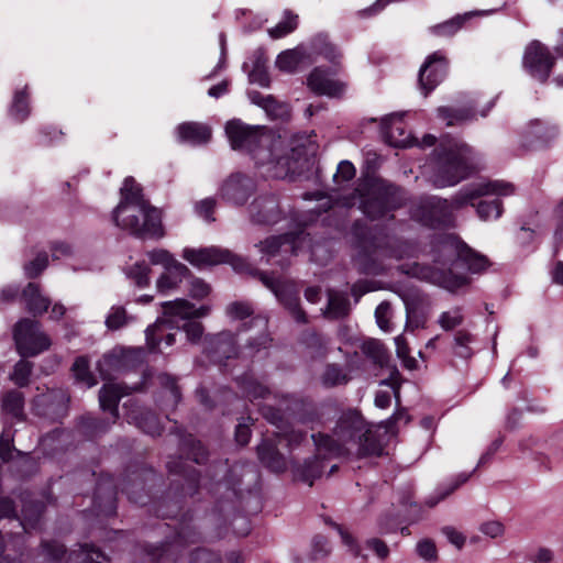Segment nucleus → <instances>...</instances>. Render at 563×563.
Instances as JSON below:
<instances>
[{"label": "nucleus", "instance_id": "obj_12", "mask_svg": "<svg viewBox=\"0 0 563 563\" xmlns=\"http://www.w3.org/2000/svg\"><path fill=\"white\" fill-rule=\"evenodd\" d=\"M265 287L274 292L276 298L291 312L298 322H306V314L299 306L298 291L290 284L280 282L265 272L256 274Z\"/></svg>", "mask_w": 563, "mask_h": 563}, {"label": "nucleus", "instance_id": "obj_50", "mask_svg": "<svg viewBox=\"0 0 563 563\" xmlns=\"http://www.w3.org/2000/svg\"><path fill=\"white\" fill-rule=\"evenodd\" d=\"M32 369L33 364L31 362L21 360L15 364L14 369L10 375V379L19 387H25L30 383Z\"/></svg>", "mask_w": 563, "mask_h": 563}, {"label": "nucleus", "instance_id": "obj_38", "mask_svg": "<svg viewBox=\"0 0 563 563\" xmlns=\"http://www.w3.org/2000/svg\"><path fill=\"white\" fill-rule=\"evenodd\" d=\"M133 320H134V318L132 316L128 314L124 307L113 306L110 309L104 323L109 330L117 331V330H120L123 327L128 325Z\"/></svg>", "mask_w": 563, "mask_h": 563}, {"label": "nucleus", "instance_id": "obj_25", "mask_svg": "<svg viewBox=\"0 0 563 563\" xmlns=\"http://www.w3.org/2000/svg\"><path fill=\"white\" fill-rule=\"evenodd\" d=\"M301 231L288 232L278 236H271L261 242L257 246L260 251L267 256L276 255L282 246H286V252L295 253L297 241L301 240Z\"/></svg>", "mask_w": 563, "mask_h": 563}, {"label": "nucleus", "instance_id": "obj_23", "mask_svg": "<svg viewBox=\"0 0 563 563\" xmlns=\"http://www.w3.org/2000/svg\"><path fill=\"white\" fill-rule=\"evenodd\" d=\"M308 62L312 63L310 51L303 46L298 45L292 49L282 52L276 58V67L284 73H295L300 64Z\"/></svg>", "mask_w": 563, "mask_h": 563}, {"label": "nucleus", "instance_id": "obj_6", "mask_svg": "<svg viewBox=\"0 0 563 563\" xmlns=\"http://www.w3.org/2000/svg\"><path fill=\"white\" fill-rule=\"evenodd\" d=\"M354 196L358 199L360 209L372 220L385 218L402 207L407 200L406 192L401 188L382 179L368 180L360 185Z\"/></svg>", "mask_w": 563, "mask_h": 563}, {"label": "nucleus", "instance_id": "obj_64", "mask_svg": "<svg viewBox=\"0 0 563 563\" xmlns=\"http://www.w3.org/2000/svg\"><path fill=\"white\" fill-rule=\"evenodd\" d=\"M418 554L426 561H433L437 559V548L431 540H422L417 544Z\"/></svg>", "mask_w": 563, "mask_h": 563}, {"label": "nucleus", "instance_id": "obj_26", "mask_svg": "<svg viewBox=\"0 0 563 563\" xmlns=\"http://www.w3.org/2000/svg\"><path fill=\"white\" fill-rule=\"evenodd\" d=\"M21 297L26 310L33 316H42L51 305V299L41 292L40 285L36 283H29Z\"/></svg>", "mask_w": 563, "mask_h": 563}, {"label": "nucleus", "instance_id": "obj_34", "mask_svg": "<svg viewBox=\"0 0 563 563\" xmlns=\"http://www.w3.org/2000/svg\"><path fill=\"white\" fill-rule=\"evenodd\" d=\"M438 115L446 122V125L451 126L472 120L475 117V113L471 108L452 109L441 107L438 109Z\"/></svg>", "mask_w": 563, "mask_h": 563}, {"label": "nucleus", "instance_id": "obj_36", "mask_svg": "<svg viewBox=\"0 0 563 563\" xmlns=\"http://www.w3.org/2000/svg\"><path fill=\"white\" fill-rule=\"evenodd\" d=\"M362 352L375 364L384 366L388 361L387 350L384 344L376 339L365 340L361 345Z\"/></svg>", "mask_w": 563, "mask_h": 563}, {"label": "nucleus", "instance_id": "obj_35", "mask_svg": "<svg viewBox=\"0 0 563 563\" xmlns=\"http://www.w3.org/2000/svg\"><path fill=\"white\" fill-rule=\"evenodd\" d=\"M68 560H75L78 563H108V558L93 545H81L79 551L69 554Z\"/></svg>", "mask_w": 563, "mask_h": 563}, {"label": "nucleus", "instance_id": "obj_53", "mask_svg": "<svg viewBox=\"0 0 563 563\" xmlns=\"http://www.w3.org/2000/svg\"><path fill=\"white\" fill-rule=\"evenodd\" d=\"M147 257L153 265H162L164 269L178 263L174 255L164 249H155L147 252Z\"/></svg>", "mask_w": 563, "mask_h": 563}, {"label": "nucleus", "instance_id": "obj_27", "mask_svg": "<svg viewBox=\"0 0 563 563\" xmlns=\"http://www.w3.org/2000/svg\"><path fill=\"white\" fill-rule=\"evenodd\" d=\"M385 137L394 147H406L410 144L409 135L406 133V126L398 114H391L384 119Z\"/></svg>", "mask_w": 563, "mask_h": 563}, {"label": "nucleus", "instance_id": "obj_29", "mask_svg": "<svg viewBox=\"0 0 563 563\" xmlns=\"http://www.w3.org/2000/svg\"><path fill=\"white\" fill-rule=\"evenodd\" d=\"M257 454L262 463L273 472H284L287 467L285 457L278 452L275 445L267 441L262 442L257 446Z\"/></svg>", "mask_w": 563, "mask_h": 563}, {"label": "nucleus", "instance_id": "obj_57", "mask_svg": "<svg viewBox=\"0 0 563 563\" xmlns=\"http://www.w3.org/2000/svg\"><path fill=\"white\" fill-rule=\"evenodd\" d=\"M253 313L249 302L234 301L227 307V314L234 320H243Z\"/></svg>", "mask_w": 563, "mask_h": 563}, {"label": "nucleus", "instance_id": "obj_17", "mask_svg": "<svg viewBox=\"0 0 563 563\" xmlns=\"http://www.w3.org/2000/svg\"><path fill=\"white\" fill-rule=\"evenodd\" d=\"M307 85L311 91L319 96L330 98L341 97L346 85L329 77V71L323 67H314L307 78Z\"/></svg>", "mask_w": 563, "mask_h": 563}, {"label": "nucleus", "instance_id": "obj_52", "mask_svg": "<svg viewBox=\"0 0 563 563\" xmlns=\"http://www.w3.org/2000/svg\"><path fill=\"white\" fill-rule=\"evenodd\" d=\"M464 316L462 313V310L460 308H453L449 311H444L439 317V324L440 327L445 330L450 331L463 323Z\"/></svg>", "mask_w": 563, "mask_h": 563}, {"label": "nucleus", "instance_id": "obj_30", "mask_svg": "<svg viewBox=\"0 0 563 563\" xmlns=\"http://www.w3.org/2000/svg\"><path fill=\"white\" fill-rule=\"evenodd\" d=\"M556 134L558 133L554 128H549L541 123H534L526 132V145L534 148L545 146L555 139Z\"/></svg>", "mask_w": 563, "mask_h": 563}, {"label": "nucleus", "instance_id": "obj_24", "mask_svg": "<svg viewBox=\"0 0 563 563\" xmlns=\"http://www.w3.org/2000/svg\"><path fill=\"white\" fill-rule=\"evenodd\" d=\"M210 126L200 122H184L177 126L179 141L194 145L206 144L211 139Z\"/></svg>", "mask_w": 563, "mask_h": 563}, {"label": "nucleus", "instance_id": "obj_58", "mask_svg": "<svg viewBox=\"0 0 563 563\" xmlns=\"http://www.w3.org/2000/svg\"><path fill=\"white\" fill-rule=\"evenodd\" d=\"M328 523L330 526H332L334 529H336V531L339 532V534L341 536V539H342V542L349 548V551L355 556V558H358V556H362V558H366L365 555H363L361 553V548L360 545L357 544V542L355 541V539L347 532L345 531L340 525L335 523V522H332V521H328Z\"/></svg>", "mask_w": 563, "mask_h": 563}, {"label": "nucleus", "instance_id": "obj_51", "mask_svg": "<svg viewBox=\"0 0 563 563\" xmlns=\"http://www.w3.org/2000/svg\"><path fill=\"white\" fill-rule=\"evenodd\" d=\"M128 277L134 282L137 287H145L150 284L151 268L144 262H137L128 271Z\"/></svg>", "mask_w": 563, "mask_h": 563}, {"label": "nucleus", "instance_id": "obj_28", "mask_svg": "<svg viewBox=\"0 0 563 563\" xmlns=\"http://www.w3.org/2000/svg\"><path fill=\"white\" fill-rule=\"evenodd\" d=\"M331 457L330 455H324V453H319L317 451V454L313 459H309L305 461L303 464L298 465L294 473L295 477L298 481H301L303 483H307L309 486H312L313 481L316 478H319L322 474L323 466L321 465L320 459H328Z\"/></svg>", "mask_w": 563, "mask_h": 563}, {"label": "nucleus", "instance_id": "obj_47", "mask_svg": "<svg viewBox=\"0 0 563 563\" xmlns=\"http://www.w3.org/2000/svg\"><path fill=\"white\" fill-rule=\"evenodd\" d=\"M80 427L89 437H97L109 430L110 423L103 419H98L91 416H84L80 420Z\"/></svg>", "mask_w": 563, "mask_h": 563}, {"label": "nucleus", "instance_id": "obj_7", "mask_svg": "<svg viewBox=\"0 0 563 563\" xmlns=\"http://www.w3.org/2000/svg\"><path fill=\"white\" fill-rule=\"evenodd\" d=\"M416 252L417 246L410 241L388 235L374 236L371 250H364V254L360 255V262L365 273L376 275L383 269V266L377 263L378 260L413 257Z\"/></svg>", "mask_w": 563, "mask_h": 563}, {"label": "nucleus", "instance_id": "obj_62", "mask_svg": "<svg viewBox=\"0 0 563 563\" xmlns=\"http://www.w3.org/2000/svg\"><path fill=\"white\" fill-rule=\"evenodd\" d=\"M262 416L272 424L276 426L279 431L283 429V415L279 409L269 405H264L260 408Z\"/></svg>", "mask_w": 563, "mask_h": 563}, {"label": "nucleus", "instance_id": "obj_48", "mask_svg": "<svg viewBox=\"0 0 563 563\" xmlns=\"http://www.w3.org/2000/svg\"><path fill=\"white\" fill-rule=\"evenodd\" d=\"M349 380V375L336 364L328 365L322 374V383L329 387L346 384Z\"/></svg>", "mask_w": 563, "mask_h": 563}, {"label": "nucleus", "instance_id": "obj_8", "mask_svg": "<svg viewBox=\"0 0 563 563\" xmlns=\"http://www.w3.org/2000/svg\"><path fill=\"white\" fill-rule=\"evenodd\" d=\"M439 252L443 258L438 260L443 266H449V273L453 274V269L459 268L460 263L464 264L472 273H482L488 266V260L475 253L464 243L448 236L439 244Z\"/></svg>", "mask_w": 563, "mask_h": 563}, {"label": "nucleus", "instance_id": "obj_41", "mask_svg": "<svg viewBox=\"0 0 563 563\" xmlns=\"http://www.w3.org/2000/svg\"><path fill=\"white\" fill-rule=\"evenodd\" d=\"M472 473H461L456 476V478L444 488H439L435 496H431L427 499V505L429 507H434L438 503L446 498L454 490H456L461 485L466 483L471 477Z\"/></svg>", "mask_w": 563, "mask_h": 563}, {"label": "nucleus", "instance_id": "obj_2", "mask_svg": "<svg viewBox=\"0 0 563 563\" xmlns=\"http://www.w3.org/2000/svg\"><path fill=\"white\" fill-rule=\"evenodd\" d=\"M316 450L330 456H379L383 445L360 412L350 410L339 418L332 435L312 434Z\"/></svg>", "mask_w": 563, "mask_h": 563}, {"label": "nucleus", "instance_id": "obj_33", "mask_svg": "<svg viewBox=\"0 0 563 563\" xmlns=\"http://www.w3.org/2000/svg\"><path fill=\"white\" fill-rule=\"evenodd\" d=\"M239 384L241 388L245 393V395L250 398V400H256L260 398H267L271 395L269 389L257 382L252 375H244L239 378Z\"/></svg>", "mask_w": 563, "mask_h": 563}, {"label": "nucleus", "instance_id": "obj_59", "mask_svg": "<svg viewBox=\"0 0 563 563\" xmlns=\"http://www.w3.org/2000/svg\"><path fill=\"white\" fill-rule=\"evenodd\" d=\"M390 314L391 308L387 301L380 302L375 310L376 322L378 327L385 332H389L391 330L389 323Z\"/></svg>", "mask_w": 563, "mask_h": 563}, {"label": "nucleus", "instance_id": "obj_21", "mask_svg": "<svg viewBox=\"0 0 563 563\" xmlns=\"http://www.w3.org/2000/svg\"><path fill=\"white\" fill-rule=\"evenodd\" d=\"M311 54L323 56L331 65L332 73L336 74L342 67L343 54L339 47L329 41L324 34H318L311 40Z\"/></svg>", "mask_w": 563, "mask_h": 563}, {"label": "nucleus", "instance_id": "obj_16", "mask_svg": "<svg viewBox=\"0 0 563 563\" xmlns=\"http://www.w3.org/2000/svg\"><path fill=\"white\" fill-rule=\"evenodd\" d=\"M256 184L253 178L243 174H232L220 188L221 197L236 206H243L255 192Z\"/></svg>", "mask_w": 563, "mask_h": 563}, {"label": "nucleus", "instance_id": "obj_31", "mask_svg": "<svg viewBox=\"0 0 563 563\" xmlns=\"http://www.w3.org/2000/svg\"><path fill=\"white\" fill-rule=\"evenodd\" d=\"M2 409L15 419H24V396L19 390H10L2 397Z\"/></svg>", "mask_w": 563, "mask_h": 563}, {"label": "nucleus", "instance_id": "obj_14", "mask_svg": "<svg viewBox=\"0 0 563 563\" xmlns=\"http://www.w3.org/2000/svg\"><path fill=\"white\" fill-rule=\"evenodd\" d=\"M553 65L554 57L543 44L534 41L528 45L523 55V66L532 77L544 82Z\"/></svg>", "mask_w": 563, "mask_h": 563}, {"label": "nucleus", "instance_id": "obj_10", "mask_svg": "<svg viewBox=\"0 0 563 563\" xmlns=\"http://www.w3.org/2000/svg\"><path fill=\"white\" fill-rule=\"evenodd\" d=\"M162 308L163 317L146 329V341L152 350L158 345L159 339L157 336L165 325L179 329L178 321L186 322L191 319L194 312V305L186 299L163 302Z\"/></svg>", "mask_w": 563, "mask_h": 563}, {"label": "nucleus", "instance_id": "obj_40", "mask_svg": "<svg viewBox=\"0 0 563 563\" xmlns=\"http://www.w3.org/2000/svg\"><path fill=\"white\" fill-rule=\"evenodd\" d=\"M252 100L273 118H282L287 114V107L279 103L273 96L257 95Z\"/></svg>", "mask_w": 563, "mask_h": 563}, {"label": "nucleus", "instance_id": "obj_55", "mask_svg": "<svg viewBox=\"0 0 563 563\" xmlns=\"http://www.w3.org/2000/svg\"><path fill=\"white\" fill-rule=\"evenodd\" d=\"M217 208V200L208 197L197 201L194 206L197 216L203 218L207 222H213L216 219L212 217Z\"/></svg>", "mask_w": 563, "mask_h": 563}, {"label": "nucleus", "instance_id": "obj_1", "mask_svg": "<svg viewBox=\"0 0 563 563\" xmlns=\"http://www.w3.org/2000/svg\"><path fill=\"white\" fill-rule=\"evenodd\" d=\"M225 133L234 151L249 154L267 176L285 177L291 168L286 140L262 125H249L239 119L225 124Z\"/></svg>", "mask_w": 563, "mask_h": 563}, {"label": "nucleus", "instance_id": "obj_63", "mask_svg": "<svg viewBox=\"0 0 563 563\" xmlns=\"http://www.w3.org/2000/svg\"><path fill=\"white\" fill-rule=\"evenodd\" d=\"M158 380L159 384L170 394L172 400L177 404L180 400V391L176 385L175 378L168 374H161L158 376Z\"/></svg>", "mask_w": 563, "mask_h": 563}, {"label": "nucleus", "instance_id": "obj_3", "mask_svg": "<svg viewBox=\"0 0 563 563\" xmlns=\"http://www.w3.org/2000/svg\"><path fill=\"white\" fill-rule=\"evenodd\" d=\"M112 219L117 227L139 239H162L165 234L161 210L145 199L133 177L124 179Z\"/></svg>", "mask_w": 563, "mask_h": 563}, {"label": "nucleus", "instance_id": "obj_22", "mask_svg": "<svg viewBox=\"0 0 563 563\" xmlns=\"http://www.w3.org/2000/svg\"><path fill=\"white\" fill-rule=\"evenodd\" d=\"M191 277L189 268L178 262L165 269L156 280V289L162 295H167L179 287L184 279Z\"/></svg>", "mask_w": 563, "mask_h": 563}, {"label": "nucleus", "instance_id": "obj_9", "mask_svg": "<svg viewBox=\"0 0 563 563\" xmlns=\"http://www.w3.org/2000/svg\"><path fill=\"white\" fill-rule=\"evenodd\" d=\"M16 351L22 357L35 356L49 349L52 342L41 330V323L30 318L18 321L13 328Z\"/></svg>", "mask_w": 563, "mask_h": 563}, {"label": "nucleus", "instance_id": "obj_43", "mask_svg": "<svg viewBox=\"0 0 563 563\" xmlns=\"http://www.w3.org/2000/svg\"><path fill=\"white\" fill-rule=\"evenodd\" d=\"M473 335L466 330H460L454 335L453 351L457 357L470 358L473 354L471 343L473 342Z\"/></svg>", "mask_w": 563, "mask_h": 563}, {"label": "nucleus", "instance_id": "obj_5", "mask_svg": "<svg viewBox=\"0 0 563 563\" xmlns=\"http://www.w3.org/2000/svg\"><path fill=\"white\" fill-rule=\"evenodd\" d=\"M438 157L431 175L438 188L450 187L465 179L475 167V154L465 143L449 141L437 150Z\"/></svg>", "mask_w": 563, "mask_h": 563}, {"label": "nucleus", "instance_id": "obj_13", "mask_svg": "<svg viewBox=\"0 0 563 563\" xmlns=\"http://www.w3.org/2000/svg\"><path fill=\"white\" fill-rule=\"evenodd\" d=\"M448 58L441 52L429 55L419 70L418 81L423 95L427 97L446 76Z\"/></svg>", "mask_w": 563, "mask_h": 563}, {"label": "nucleus", "instance_id": "obj_37", "mask_svg": "<svg viewBox=\"0 0 563 563\" xmlns=\"http://www.w3.org/2000/svg\"><path fill=\"white\" fill-rule=\"evenodd\" d=\"M43 512V505L40 501L23 500L21 525L27 531L29 528H34Z\"/></svg>", "mask_w": 563, "mask_h": 563}, {"label": "nucleus", "instance_id": "obj_60", "mask_svg": "<svg viewBox=\"0 0 563 563\" xmlns=\"http://www.w3.org/2000/svg\"><path fill=\"white\" fill-rule=\"evenodd\" d=\"M331 547L329 541L322 536H316L312 540L311 556L313 560H320L329 555Z\"/></svg>", "mask_w": 563, "mask_h": 563}, {"label": "nucleus", "instance_id": "obj_61", "mask_svg": "<svg viewBox=\"0 0 563 563\" xmlns=\"http://www.w3.org/2000/svg\"><path fill=\"white\" fill-rule=\"evenodd\" d=\"M211 291V287L200 278L192 277L190 280L189 295L194 299H203Z\"/></svg>", "mask_w": 563, "mask_h": 563}, {"label": "nucleus", "instance_id": "obj_56", "mask_svg": "<svg viewBox=\"0 0 563 563\" xmlns=\"http://www.w3.org/2000/svg\"><path fill=\"white\" fill-rule=\"evenodd\" d=\"M48 265V256L46 253H40L33 261H30L24 265V272L26 277H37Z\"/></svg>", "mask_w": 563, "mask_h": 563}, {"label": "nucleus", "instance_id": "obj_19", "mask_svg": "<svg viewBox=\"0 0 563 563\" xmlns=\"http://www.w3.org/2000/svg\"><path fill=\"white\" fill-rule=\"evenodd\" d=\"M133 390H136V387L130 388L126 385L118 383H107L102 386L99 391V402L102 410L110 412L112 417L111 423H114L119 418V401Z\"/></svg>", "mask_w": 563, "mask_h": 563}, {"label": "nucleus", "instance_id": "obj_39", "mask_svg": "<svg viewBox=\"0 0 563 563\" xmlns=\"http://www.w3.org/2000/svg\"><path fill=\"white\" fill-rule=\"evenodd\" d=\"M298 15L291 11L286 10L284 19L277 23L274 27L268 30V34L272 38H282L297 29Z\"/></svg>", "mask_w": 563, "mask_h": 563}, {"label": "nucleus", "instance_id": "obj_49", "mask_svg": "<svg viewBox=\"0 0 563 563\" xmlns=\"http://www.w3.org/2000/svg\"><path fill=\"white\" fill-rule=\"evenodd\" d=\"M465 16H467V14L456 15L451 20L431 26L430 31L438 36H452L462 27Z\"/></svg>", "mask_w": 563, "mask_h": 563}, {"label": "nucleus", "instance_id": "obj_44", "mask_svg": "<svg viewBox=\"0 0 563 563\" xmlns=\"http://www.w3.org/2000/svg\"><path fill=\"white\" fill-rule=\"evenodd\" d=\"M71 371L76 380L85 384L87 387L96 385L97 382L89 371V363L85 356H79L75 360Z\"/></svg>", "mask_w": 563, "mask_h": 563}, {"label": "nucleus", "instance_id": "obj_11", "mask_svg": "<svg viewBox=\"0 0 563 563\" xmlns=\"http://www.w3.org/2000/svg\"><path fill=\"white\" fill-rule=\"evenodd\" d=\"M69 395L62 388L47 389L46 393L34 397L32 401L33 412L56 422L68 413Z\"/></svg>", "mask_w": 563, "mask_h": 563}, {"label": "nucleus", "instance_id": "obj_18", "mask_svg": "<svg viewBox=\"0 0 563 563\" xmlns=\"http://www.w3.org/2000/svg\"><path fill=\"white\" fill-rule=\"evenodd\" d=\"M207 352L210 360L218 364L234 357L236 355V344L233 333L222 331L209 336L207 340Z\"/></svg>", "mask_w": 563, "mask_h": 563}, {"label": "nucleus", "instance_id": "obj_4", "mask_svg": "<svg viewBox=\"0 0 563 563\" xmlns=\"http://www.w3.org/2000/svg\"><path fill=\"white\" fill-rule=\"evenodd\" d=\"M514 192V185L503 180L474 184L462 188L451 200L439 197L422 199L419 207L412 211V217L429 227L448 225L452 221L454 210L467 205L475 206L474 201L484 196H510Z\"/></svg>", "mask_w": 563, "mask_h": 563}, {"label": "nucleus", "instance_id": "obj_20", "mask_svg": "<svg viewBox=\"0 0 563 563\" xmlns=\"http://www.w3.org/2000/svg\"><path fill=\"white\" fill-rule=\"evenodd\" d=\"M183 257L191 265L201 267L206 265H217L221 263H229L232 261L233 255L227 250L217 247L206 249H185Z\"/></svg>", "mask_w": 563, "mask_h": 563}, {"label": "nucleus", "instance_id": "obj_42", "mask_svg": "<svg viewBox=\"0 0 563 563\" xmlns=\"http://www.w3.org/2000/svg\"><path fill=\"white\" fill-rule=\"evenodd\" d=\"M476 211L478 217L484 221L498 219L503 213V205L498 198L482 200L476 205Z\"/></svg>", "mask_w": 563, "mask_h": 563}, {"label": "nucleus", "instance_id": "obj_46", "mask_svg": "<svg viewBox=\"0 0 563 563\" xmlns=\"http://www.w3.org/2000/svg\"><path fill=\"white\" fill-rule=\"evenodd\" d=\"M27 99L26 87L15 92L10 113L16 121H23L27 118L30 113Z\"/></svg>", "mask_w": 563, "mask_h": 563}, {"label": "nucleus", "instance_id": "obj_45", "mask_svg": "<svg viewBox=\"0 0 563 563\" xmlns=\"http://www.w3.org/2000/svg\"><path fill=\"white\" fill-rule=\"evenodd\" d=\"M132 419L135 420L137 427L147 434L155 437L159 435L162 432V427L157 417L150 411L142 412L140 417L132 416Z\"/></svg>", "mask_w": 563, "mask_h": 563}, {"label": "nucleus", "instance_id": "obj_54", "mask_svg": "<svg viewBox=\"0 0 563 563\" xmlns=\"http://www.w3.org/2000/svg\"><path fill=\"white\" fill-rule=\"evenodd\" d=\"M174 544L164 543L158 547H152L148 551V555L153 563H166L174 561Z\"/></svg>", "mask_w": 563, "mask_h": 563}, {"label": "nucleus", "instance_id": "obj_15", "mask_svg": "<svg viewBox=\"0 0 563 563\" xmlns=\"http://www.w3.org/2000/svg\"><path fill=\"white\" fill-rule=\"evenodd\" d=\"M252 223L273 225L282 220L283 211L277 197L273 194L257 196L247 208Z\"/></svg>", "mask_w": 563, "mask_h": 563}, {"label": "nucleus", "instance_id": "obj_32", "mask_svg": "<svg viewBox=\"0 0 563 563\" xmlns=\"http://www.w3.org/2000/svg\"><path fill=\"white\" fill-rule=\"evenodd\" d=\"M328 297L327 314L330 318L339 319L349 313L350 301L346 295L330 290Z\"/></svg>", "mask_w": 563, "mask_h": 563}]
</instances>
